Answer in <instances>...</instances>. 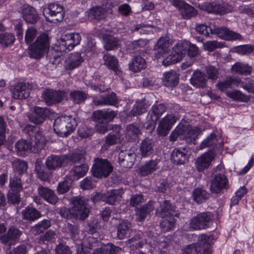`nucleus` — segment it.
<instances>
[{
  "mask_svg": "<svg viewBox=\"0 0 254 254\" xmlns=\"http://www.w3.org/2000/svg\"><path fill=\"white\" fill-rule=\"evenodd\" d=\"M124 191L123 189H114L105 193L104 202L110 205H115L122 197Z\"/></svg>",
  "mask_w": 254,
  "mask_h": 254,
  "instance_id": "obj_33",
  "label": "nucleus"
},
{
  "mask_svg": "<svg viewBox=\"0 0 254 254\" xmlns=\"http://www.w3.org/2000/svg\"><path fill=\"white\" fill-rule=\"evenodd\" d=\"M213 219L211 212H202L193 217L190 223V227L194 230L204 229L208 228Z\"/></svg>",
  "mask_w": 254,
  "mask_h": 254,
  "instance_id": "obj_10",
  "label": "nucleus"
},
{
  "mask_svg": "<svg viewBox=\"0 0 254 254\" xmlns=\"http://www.w3.org/2000/svg\"><path fill=\"white\" fill-rule=\"evenodd\" d=\"M62 231L72 238H75L78 234V226L69 223L65 224Z\"/></svg>",
  "mask_w": 254,
  "mask_h": 254,
  "instance_id": "obj_56",
  "label": "nucleus"
},
{
  "mask_svg": "<svg viewBox=\"0 0 254 254\" xmlns=\"http://www.w3.org/2000/svg\"><path fill=\"white\" fill-rule=\"evenodd\" d=\"M37 34V30L32 27H28L25 32L24 41L27 44H31Z\"/></svg>",
  "mask_w": 254,
  "mask_h": 254,
  "instance_id": "obj_63",
  "label": "nucleus"
},
{
  "mask_svg": "<svg viewBox=\"0 0 254 254\" xmlns=\"http://www.w3.org/2000/svg\"><path fill=\"white\" fill-rule=\"evenodd\" d=\"M22 232L19 229L14 226L10 227L6 234L1 236L0 241L1 243L10 247L19 241Z\"/></svg>",
  "mask_w": 254,
  "mask_h": 254,
  "instance_id": "obj_13",
  "label": "nucleus"
},
{
  "mask_svg": "<svg viewBox=\"0 0 254 254\" xmlns=\"http://www.w3.org/2000/svg\"><path fill=\"white\" fill-rule=\"evenodd\" d=\"M113 171V166L107 159L95 158L92 172L94 177L97 178H107Z\"/></svg>",
  "mask_w": 254,
  "mask_h": 254,
  "instance_id": "obj_5",
  "label": "nucleus"
},
{
  "mask_svg": "<svg viewBox=\"0 0 254 254\" xmlns=\"http://www.w3.org/2000/svg\"><path fill=\"white\" fill-rule=\"evenodd\" d=\"M148 44V40L145 39H140L134 40L128 44V49L133 52L142 51L141 49L144 48Z\"/></svg>",
  "mask_w": 254,
  "mask_h": 254,
  "instance_id": "obj_55",
  "label": "nucleus"
},
{
  "mask_svg": "<svg viewBox=\"0 0 254 254\" xmlns=\"http://www.w3.org/2000/svg\"><path fill=\"white\" fill-rule=\"evenodd\" d=\"M205 74L199 70H195L190 79V83L196 88H204L206 86Z\"/></svg>",
  "mask_w": 254,
  "mask_h": 254,
  "instance_id": "obj_38",
  "label": "nucleus"
},
{
  "mask_svg": "<svg viewBox=\"0 0 254 254\" xmlns=\"http://www.w3.org/2000/svg\"><path fill=\"white\" fill-rule=\"evenodd\" d=\"M20 11L22 18L27 23L34 24L39 19V14L36 9L29 5L25 4L22 6Z\"/></svg>",
  "mask_w": 254,
  "mask_h": 254,
  "instance_id": "obj_20",
  "label": "nucleus"
},
{
  "mask_svg": "<svg viewBox=\"0 0 254 254\" xmlns=\"http://www.w3.org/2000/svg\"><path fill=\"white\" fill-rule=\"evenodd\" d=\"M232 71L233 73L248 75L251 73L252 67L248 64L238 62L232 66Z\"/></svg>",
  "mask_w": 254,
  "mask_h": 254,
  "instance_id": "obj_53",
  "label": "nucleus"
},
{
  "mask_svg": "<svg viewBox=\"0 0 254 254\" xmlns=\"http://www.w3.org/2000/svg\"><path fill=\"white\" fill-rule=\"evenodd\" d=\"M239 87L244 88L250 93H254V81L250 78H247L244 81L238 79Z\"/></svg>",
  "mask_w": 254,
  "mask_h": 254,
  "instance_id": "obj_64",
  "label": "nucleus"
},
{
  "mask_svg": "<svg viewBox=\"0 0 254 254\" xmlns=\"http://www.w3.org/2000/svg\"><path fill=\"white\" fill-rule=\"evenodd\" d=\"M52 225L50 219H43L31 227V230L35 235H38L43 233Z\"/></svg>",
  "mask_w": 254,
  "mask_h": 254,
  "instance_id": "obj_48",
  "label": "nucleus"
},
{
  "mask_svg": "<svg viewBox=\"0 0 254 254\" xmlns=\"http://www.w3.org/2000/svg\"><path fill=\"white\" fill-rule=\"evenodd\" d=\"M160 223L162 231L167 232L171 230L174 227L176 220L174 217H166Z\"/></svg>",
  "mask_w": 254,
  "mask_h": 254,
  "instance_id": "obj_62",
  "label": "nucleus"
},
{
  "mask_svg": "<svg viewBox=\"0 0 254 254\" xmlns=\"http://www.w3.org/2000/svg\"><path fill=\"white\" fill-rule=\"evenodd\" d=\"M49 38L47 34H42L29 47V55L30 58L40 59L43 57L49 50Z\"/></svg>",
  "mask_w": 254,
  "mask_h": 254,
  "instance_id": "obj_2",
  "label": "nucleus"
},
{
  "mask_svg": "<svg viewBox=\"0 0 254 254\" xmlns=\"http://www.w3.org/2000/svg\"><path fill=\"white\" fill-rule=\"evenodd\" d=\"M201 8L210 13H219L223 14L230 11L225 4H217L216 2L213 1L205 2L201 5Z\"/></svg>",
  "mask_w": 254,
  "mask_h": 254,
  "instance_id": "obj_28",
  "label": "nucleus"
},
{
  "mask_svg": "<svg viewBox=\"0 0 254 254\" xmlns=\"http://www.w3.org/2000/svg\"><path fill=\"white\" fill-rule=\"evenodd\" d=\"M31 143H36L35 145L36 149H37L38 152L39 149L42 148L46 142L45 137L43 135L42 132L40 130L39 128L38 127V129L34 133L33 135L30 139Z\"/></svg>",
  "mask_w": 254,
  "mask_h": 254,
  "instance_id": "obj_52",
  "label": "nucleus"
},
{
  "mask_svg": "<svg viewBox=\"0 0 254 254\" xmlns=\"http://www.w3.org/2000/svg\"><path fill=\"white\" fill-rule=\"evenodd\" d=\"M104 48L106 51L114 50L120 46V40L111 35L105 34L103 37Z\"/></svg>",
  "mask_w": 254,
  "mask_h": 254,
  "instance_id": "obj_36",
  "label": "nucleus"
},
{
  "mask_svg": "<svg viewBox=\"0 0 254 254\" xmlns=\"http://www.w3.org/2000/svg\"><path fill=\"white\" fill-rule=\"evenodd\" d=\"M121 129V127L120 125H113V131L110 132L105 138V143L107 145H113L120 142Z\"/></svg>",
  "mask_w": 254,
  "mask_h": 254,
  "instance_id": "obj_34",
  "label": "nucleus"
},
{
  "mask_svg": "<svg viewBox=\"0 0 254 254\" xmlns=\"http://www.w3.org/2000/svg\"><path fill=\"white\" fill-rule=\"evenodd\" d=\"M135 160V154L130 150H122L118 155L120 165L125 168H131Z\"/></svg>",
  "mask_w": 254,
  "mask_h": 254,
  "instance_id": "obj_22",
  "label": "nucleus"
},
{
  "mask_svg": "<svg viewBox=\"0 0 254 254\" xmlns=\"http://www.w3.org/2000/svg\"><path fill=\"white\" fill-rule=\"evenodd\" d=\"M176 129H179L178 131L180 138L182 140H187L188 142L194 140L198 134L196 129L192 128L189 125H179Z\"/></svg>",
  "mask_w": 254,
  "mask_h": 254,
  "instance_id": "obj_18",
  "label": "nucleus"
},
{
  "mask_svg": "<svg viewBox=\"0 0 254 254\" xmlns=\"http://www.w3.org/2000/svg\"><path fill=\"white\" fill-rule=\"evenodd\" d=\"M187 149L185 147L175 148L171 153V161L176 165H184L189 162Z\"/></svg>",
  "mask_w": 254,
  "mask_h": 254,
  "instance_id": "obj_25",
  "label": "nucleus"
},
{
  "mask_svg": "<svg viewBox=\"0 0 254 254\" xmlns=\"http://www.w3.org/2000/svg\"><path fill=\"white\" fill-rule=\"evenodd\" d=\"M150 104L145 99H141L136 102L133 106L131 110L129 112L128 116L134 117L139 116L146 112L147 108Z\"/></svg>",
  "mask_w": 254,
  "mask_h": 254,
  "instance_id": "obj_35",
  "label": "nucleus"
},
{
  "mask_svg": "<svg viewBox=\"0 0 254 254\" xmlns=\"http://www.w3.org/2000/svg\"><path fill=\"white\" fill-rule=\"evenodd\" d=\"M117 115V112L113 110H98L93 112L91 118L93 121H103L109 123L112 121Z\"/></svg>",
  "mask_w": 254,
  "mask_h": 254,
  "instance_id": "obj_24",
  "label": "nucleus"
},
{
  "mask_svg": "<svg viewBox=\"0 0 254 254\" xmlns=\"http://www.w3.org/2000/svg\"><path fill=\"white\" fill-rule=\"evenodd\" d=\"M159 206L156 209L157 216L165 218L169 217H179V214L176 211L175 207L168 200L159 202Z\"/></svg>",
  "mask_w": 254,
  "mask_h": 254,
  "instance_id": "obj_12",
  "label": "nucleus"
},
{
  "mask_svg": "<svg viewBox=\"0 0 254 254\" xmlns=\"http://www.w3.org/2000/svg\"><path fill=\"white\" fill-rule=\"evenodd\" d=\"M126 137L129 141H135L141 133L139 127L134 124L127 125L126 127Z\"/></svg>",
  "mask_w": 254,
  "mask_h": 254,
  "instance_id": "obj_47",
  "label": "nucleus"
},
{
  "mask_svg": "<svg viewBox=\"0 0 254 254\" xmlns=\"http://www.w3.org/2000/svg\"><path fill=\"white\" fill-rule=\"evenodd\" d=\"M89 169L87 164H82L74 166L69 172V177L73 180H78L84 176Z\"/></svg>",
  "mask_w": 254,
  "mask_h": 254,
  "instance_id": "obj_37",
  "label": "nucleus"
},
{
  "mask_svg": "<svg viewBox=\"0 0 254 254\" xmlns=\"http://www.w3.org/2000/svg\"><path fill=\"white\" fill-rule=\"evenodd\" d=\"M38 193L45 200L51 204H55L59 200L55 191L49 188L40 186L38 189Z\"/></svg>",
  "mask_w": 254,
  "mask_h": 254,
  "instance_id": "obj_32",
  "label": "nucleus"
},
{
  "mask_svg": "<svg viewBox=\"0 0 254 254\" xmlns=\"http://www.w3.org/2000/svg\"><path fill=\"white\" fill-rule=\"evenodd\" d=\"M154 202L149 201L137 209L136 212L137 219L139 221H143L152 211L154 209Z\"/></svg>",
  "mask_w": 254,
  "mask_h": 254,
  "instance_id": "obj_46",
  "label": "nucleus"
},
{
  "mask_svg": "<svg viewBox=\"0 0 254 254\" xmlns=\"http://www.w3.org/2000/svg\"><path fill=\"white\" fill-rule=\"evenodd\" d=\"M22 214L23 219L29 221H34L42 216L39 210L33 207H27L24 209Z\"/></svg>",
  "mask_w": 254,
  "mask_h": 254,
  "instance_id": "obj_45",
  "label": "nucleus"
},
{
  "mask_svg": "<svg viewBox=\"0 0 254 254\" xmlns=\"http://www.w3.org/2000/svg\"><path fill=\"white\" fill-rule=\"evenodd\" d=\"M67 157L65 155H51L46 159L45 166L52 171H55L66 164Z\"/></svg>",
  "mask_w": 254,
  "mask_h": 254,
  "instance_id": "obj_16",
  "label": "nucleus"
},
{
  "mask_svg": "<svg viewBox=\"0 0 254 254\" xmlns=\"http://www.w3.org/2000/svg\"><path fill=\"white\" fill-rule=\"evenodd\" d=\"M187 46L186 41L178 43L172 48L171 53L180 61L186 54Z\"/></svg>",
  "mask_w": 254,
  "mask_h": 254,
  "instance_id": "obj_51",
  "label": "nucleus"
},
{
  "mask_svg": "<svg viewBox=\"0 0 254 254\" xmlns=\"http://www.w3.org/2000/svg\"><path fill=\"white\" fill-rule=\"evenodd\" d=\"M179 77L174 70L164 73L163 82L164 85L168 87L176 86L179 82Z\"/></svg>",
  "mask_w": 254,
  "mask_h": 254,
  "instance_id": "obj_42",
  "label": "nucleus"
},
{
  "mask_svg": "<svg viewBox=\"0 0 254 254\" xmlns=\"http://www.w3.org/2000/svg\"><path fill=\"white\" fill-rule=\"evenodd\" d=\"M42 98L47 105L52 106L68 99L67 93L64 90L46 89L42 94Z\"/></svg>",
  "mask_w": 254,
  "mask_h": 254,
  "instance_id": "obj_7",
  "label": "nucleus"
},
{
  "mask_svg": "<svg viewBox=\"0 0 254 254\" xmlns=\"http://www.w3.org/2000/svg\"><path fill=\"white\" fill-rule=\"evenodd\" d=\"M43 14L46 20L51 23L62 21L64 17L63 7L58 3H50L48 8H44Z\"/></svg>",
  "mask_w": 254,
  "mask_h": 254,
  "instance_id": "obj_8",
  "label": "nucleus"
},
{
  "mask_svg": "<svg viewBox=\"0 0 254 254\" xmlns=\"http://www.w3.org/2000/svg\"><path fill=\"white\" fill-rule=\"evenodd\" d=\"M32 88V85L29 83L19 82L12 89L13 97L17 100L26 99L29 96Z\"/></svg>",
  "mask_w": 254,
  "mask_h": 254,
  "instance_id": "obj_14",
  "label": "nucleus"
},
{
  "mask_svg": "<svg viewBox=\"0 0 254 254\" xmlns=\"http://www.w3.org/2000/svg\"><path fill=\"white\" fill-rule=\"evenodd\" d=\"M35 172L39 179L43 181H47L52 177L53 171L45 165L36 162L35 165Z\"/></svg>",
  "mask_w": 254,
  "mask_h": 254,
  "instance_id": "obj_41",
  "label": "nucleus"
},
{
  "mask_svg": "<svg viewBox=\"0 0 254 254\" xmlns=\"http://www.w3.org/2000/svg\"><path fill=\"white\" fill-rule=\"evenodd\" d=\"M9 187L12 191H20L22 190V182L19 175L10 177Z\"/></svg>",
  "mask_w": 254,
  "mask_h": 254,
  "instance_id": "obj_57",
  "label": "nucleus"
},
{
  "mask_svg": "<svg viewBox=\"0 0 254 254\" xmlns=\"http://www.w3.org/2000/svg\"><path fill=\"white\" fill-rule=\"evenodd\" d=\"M238 79L232 77H228L225 80L218 82L216 86L221 91H225L227 88H232L234 85L239 87Z\"/></svg>",
  "mask_w": 254,
  "mask_h": 254,
  "instance_id": "obj_50",
  "label": "nucleus"
},
{
  "mask_svg": "<svg viewBox=\"0 0 254 254\" xmlns=\"http://www.w3.org/2000/svg\"><path fill=\"white\" fill-rule=\"evenodd\" d=\"M146 66L145 60L140 56H134L129 64V68L133 72H137Z\"/></svg>",
  "mask_w": 254,
  "mask_h": 254,
  "instance_id": "obj_43",
  "label": "nucleus"
},
{
  "mask_svg": "<svg viewBox=\"0 0 254 254\" xmlns=\"http://www.w3.org/2000/svg\"><path fill=\"white\" fill-rule=\"evenodd\" d=\"M169 2L179 10L184 19H188L196 15L195 9L182 0H169Z\"/></svg>",
  "mask_w": 254,
  "mask_h": 254,
  "instance_id": "obj_11",
  "label": "nucleus"
},
{
  "mask_svg": "<svg viewBox=\"0 0 254 254\" xmlns=\"http://www.w3.org/2000/svg\"><path fill=\"white\" fill-rule=\"evenodd\" d=\"M192 196L195 202L201 203L209 198V194L205 190L198 188L193 190Z\"/></svg>",
  "mask_w": 254,
  "mask_h": 254,
  "instance_id": "obj_54",
  "label": "nucleus"
},
{
  "mask_svg": "<svg viewBox=\"0 0 254 254\" xmlns=\"http://www.w3.org/2000/svg\"><path fill=\"white\" fill-rule=\"evenodd\" d=\"M73 218L84 220L89 213L87 200L82 196H76L72 198Z\"/></svg>",
  "mask_w": 254,
  "mask_h": 254,
  "instance_id": "obj_6",
  "label": "nucleus"
},
{
  "mask_svg": "<svg viewBox=\"0 0 254 254\" xmlns=\"http://www.w3.org/2000/svg\"><path fill=\"white\" fill-rule=\"evenodd\" d=\"M88 94L85 91L79 90H71L69 94V98L74 104L84 103L87 98Z\"/></svg>",
  "mask_w": 254,
  "mask_h": 254,
  "instance_id": "obj_44",
  "label": "nucleus"
},
{
  "mask_svg": "<svg viewBox=\"0 0 254 254\" xmlns=\"http://www.w3.org/2000/svg\"><path fill=\"white\" fill-rule=\"evenodd\" d=\"M169 40L168 37H161L154 48V54L156 59H159L168 53L169 50Z\"/></svg>",
  "mask_w": 254,
  "mask_h": 254,
  "instance_id": "obj_30",
  "label": "nucleus"
},
{
  "mask_svg": "<svg viewBox=\"0 0 254 254\" xmlns=\"http://www.w3.org/2000/svg\"><path fill=\"white\" fill-rule=\"evenodd\" d=\"M217 136L214 132H212L210 135H209L205 140H204L200 145V148L201 149L205 147H211L214 148L217 142V139L216 138Z\"/></svg>",
  "mask_w": 254,
  "mask_h": 254,
  "instance_id": "obj_60",
  "label": "nucleus"
},
{
  "mask_svg": "<svg viewBox=\"0 0 254 254\" xmlns=\"http://www.w3.org/2000/svg\"><path fill=\"white\" fill-rule=\"evenodd\" d=\"M83 61L84 59L80 53H71L65 60L64 67L67 70H73L79 66Z\"/></svg>",
  "mask_w": 254,
  "mask_h": 254,
  "instance_id": "obj_29",
  "label": "nucleus"
},
{
  "mask_svg": "<svg viewBox=\"0 0 254 254\" xmlns=\"http://www.w3.org/2000/svg\"><path fill=\"white\" fill-rule=\"evenodd\" d=\"M210 236L206 234L200 235L196 243L188 245L184 249L183 254H211Z\"/></svg>",
  "mask_w": 254,
  "mask_h": 254,
  "instance_id": "obj_4",
  "label": "nucleus"
},
{
  "mask_svg": "<svg viewBox=\"0 0 254 254\" xmlns=\"http://www.w3.org/2000/svg\"><path fill=\"white\" fill-rule=\"evenodd\" d=\"M36 143H31V140L21 139L18 140L15 144V148L17 153L19 156H23L27 152L30 151L33 153L37 152L36 149Z\"/></svg>",
  "mask_w": 254,
  "mask_h": 254,
  "instance_id": "obj_26",
  "label": "nucleus"
},
{
  "mask_svg": "<svg viewBox=\"0 0 254 254\" xmlns=\"http://www.w3.org/2000/svg\"><path fill=\"white\" fill-rule=\"evenodd\" d=\"M166 107L162 104L155 105L152 106L148 112L150 117L149 120L151 121V124H155L158 120L159 118L166 111Z\"/></svg>",
  "mask_w": 254,
  "mask_h": 254,
  "instance_id": "obj_40",
  "label": "nucleus"
},
{
  "mask_svg": "<svg viewBox=\"0 0 254 254\" xmlns=\"http://www.w3.org/2000/svg\"><path fill=\"white\" fill-rule=\"evenodd\" d=\"M228 180L222 174H217L212 180L210 187V190L213 193H219L224 189H228Z\"/></svg>",
  "mask_w": 254,
  "mask_h": 254,
  "instance_id": "obj_19",
  "label": "nucleus"
},
{
  "mask_svg": "<svg viewBox=\"0 0 254 254\" xmlns=\"http://www.w3.org/2000/svg\"><path fill=\"white\" fill-rule=\"evenodd\" d=\"M103 59L104 64L108 68L114 70L115 72L119 70L118 61L115 56L107 53L104 55Z\"/></svg>",
  "mask_w": 254,
  "mask_h": 254,
  "instance_id": "obj_49",
  "label": "nucleus"
},
{
  "mask_svg": "<svg viewBox=\"0 0 254 254\" xmlns=\"http://www.w3.org/2000/svg\"><path fill=\"white\" fill-rule=\"evenodd\" d=\"M13 169L19 174H22L26 172L28 166L27 162L19 159H15L12 163Z\"/></svg>",
  "mask_w": 254,
  "mask_h": 254,
  "instance_id": "obj_59",
  "label": "nucleus"
},
{
  "mask_svg": "<svg viewBox=\"0 0 254 254\" xmlns=\"http://www.w3.org/2000/svg\"><path fill=\"white\" fill-rule=\"evenodd\" d=\"M195 30L198 33L206 37H211L210 34H215L225 40L233 41L242 39L240 34L231 31L226 27H216L214 24H210L208 26L204 24H196Z\"/></svg>",
  "mask_w": 254,
  "mask_h": 254,
  "instance_id": "obj_1",
  "label": "nucleus"
},
{
  "mask_svg": "<svg viewBox=\"0 0 254 254\" xmlns=\"http://www.w3.org/2000/svg\"><path fill=\"white\" fill-rule=\"evenodd\" d=\"M100 254H116L121 249L112 244H108L98 249Z\"/></svg>",
  "mask_w": 254,
  "mask_h": 254,
  "instance_id": "obj_61",
  "label": "nucleus"
},
{
  "mask_svg": "<svg viewBox=\"0 0 254 254\" xmlns=\"http://www.w3.org/2000/svg\"><path fill=\"white\" fill-rule=\"evenodd\" d=\"M72 179H65L60 182L57 187V192L59 194H63L68 192L71 188Z\"/></svg>",
  "mask_w": 254,
  "mask_h": 254,
  "instance_id": "obj_58",
  "label": "nucleus"
},
{
  "mask_svg": "<svg viewBox=\"0 0 254 254\" xmlns=\"http://www.w3.org/2000/svg\"><path fill=\"white\" fill-rule=\"evenodd\" d=\"M51 113V109L49 108L35 107L34 111L28 116L30 122L35 124H42Z\"/></svg>",
  "mask_w": 254,
  "mask_h": 254,
  "instance_id": "obj_15",
  "label": "nucleus"
},
{
  "mask_svg": "<svg viewBox=\"0 0 254 254\" xmlns=\"http://www.w3.org/2000/svg\"><path fill=\"white\" fill-rule=\"evenodd\" d=\"M176 121V118L173 115H166L158 125L156 129L158 134L160 136H166Z\"/></svg>",
  "mask_w": 254,
  "mask_h": 254,
  "instance_id": "obj_17",
  "label": "nucleus"
},
{
  "mask_svg": "<svg viewBox=\"0 0 254 254\" xmlns=\"http://www.w3.org/2000/svg\"><path fill=\"white\" fill-rule=\"evenodd\" d=\"M214 157L212 152H206L198 157L195 161V166L198 172H202L207 169Z\"/></svg>",
  "mask_w": 254,
  "mask_h": 254,
  "instance_id": "obj_27",
  "label": "nucleus"
},
{
  "mask_svg": "<svg viewBox=\"0 0 254 254\" xmlns=\"http://www.w3.org/2000/svg\"><path fill=\"white\" fill-rule=\"evenodd\" d=\"M77 123L71 116H62L57 118L54 122V129L61 137H66L75 129Z\"/></svg>",
  "mask_w": 254,
  "mask_h": 254,
  "instance_id": "obj_3",
  "label": "nucleus"
},
{
  "mask_svg": "<svg viewBox=\"0 0 254 254\" xmlns=\"http://www.w3.org/2000/svg\"><path fill=\"white\" fill-rule=\"evenodd\" d=\"M92 102L95 106H116L118 104V98L115 93L111 92L99 97H93Z\"/></svg>",
  "mask_w": 254,
  "mask_h": 254,
  "instance_id": "obj_21",
  "label": "nucleus"
},
{
  "mask_svg": "<svg viewBox=\"0 0 254 254\" xmlns=\"http://www.w3.org/2000/svg\"><path fill=\"white\" fill-rule=\"evenodd\" d=\"M81 36L78 33H68L63 34L60 41L61 51L64 52L72 50L76 46L79 44Z\"/></svg>",
  "mask_w": 254,
  "mask_h": 254,
  "instance_id": "obj_9",
  "label": "nucleus"
},
{
  "mask_svg": "<svg viewBox=\"0 0 254 254\" xmlns=\"http://www.w3.org/2000/svg\"><path fill=\"white\" fill-rule=\"evenodd\" d=\"M159 162L160 160L157 159L146 161L137 171L138 174L142 177L151 175L159 169Z\"/></svg>",
  "mask_w": 254,
  "mask_h": 254,
  "instance_id": "obj_23",
  "label": "nucleus"
},
{
  "mask_svg": "<svg viewBox=\"0 0 254 254\" xmlns=\"http://www.w3.org/2000/svg\"><path fill=\"white\" fill-rule=\"evenodd\" d=\"M132 231L131 224L128 220H123L117 226V237L123 240L129 236Z\"/></svg>",
  "mask_w": 254,
  "mask_h": 254,
  "instance_id": "obj_39",
  "label": "nucleus"
},
{
  "mask_svg": "<svg viewBox=\"0 0 254 254\" xmlns=\"http://www.w3.org/2000/svg\"><path fill=\"white\" fill-rule=\"evenodd\" d=\"M154 141L152 138L145 137L143 139L139 146V152L142 157H148L154 152Z\"/></svg>",
  "mask_w": 254,
  "mask_h": 254,
  "instance_id": "obj_31",
  "label": "nucleus"
}]
</instances>
